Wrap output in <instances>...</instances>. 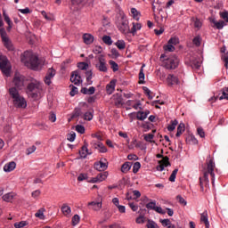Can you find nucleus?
Instances as JSON below:
<instances>
[{"label":"nucleus","mask_w":228,"mask_h":228,"mask_svg":"<svg viewBox=\"0 0 228 228\" xmlns=\"http://www.w3.org/2000/svg\"><path fill=\"white\" fill-rule=\"evenodd\" d=\"M216 163L213 159H208L206 168L203 169L202 175L200 176V187L202 192L209 189V175L211 176L212 185H216Z\"/></svg>","instance_id":"nucleus-1"},{"label":"nucleus","mask_w":228,"mask_h":228,"mask_svg":"<svg viewBox=\"0 0 228 228\" xmlns=\"http://www.w3.org/2000/svg\"><path fill=\"white\" fill-rule=\"evenodd\" d=\"M21 61L28 66V68H31V69H40L44 65L43 61L37 57L32 52L27 51L21 55Z\"/></svg>","instance_id":"nucleus-2"},{"label":"nucleus","mask_w":228,"mask_h":228,"mask_svg":"<svg viewBox=\"0 0 228 228\" xmlns=\"http://www.w3.org/2000/svg\"><path fill=\"white\" fill-rule=\"evenodd\" d=\"M9 95L12 99V104L15 108H27L28 102L22 95H20L17 87H10Z\"/></svg>","instance_id":"nucleus-3"},{"label":"nucleus","mask_w":228,"mask_h":228,"mask_svg":"<svg viewBox=\"0 0 228 228\" xmlns=\"http://www.w3.org/2000/svg\"><path fill=\"white\" fill-rule=\"evenodd\" d=\"M28 97L37 101L40 97L41 86L38 82H29L27 86Z\"/></svg>","instance_id":"nucleus-4"},{"label":"nucleus","mask_w":228,"mask_h":228,"mask_svg":"<svg viewBox=\"0 0 228 228\" xmlns=\"http://www.w3.org/2000/svg\"><path fill=\"white\" fill-rule=\"evenodd\" d=\"M179 64V59L177 55H169L167 59L163 60V65L167 69H175Z\"/></svg>","instance_id":"nucleus-5"},{"label":"nucleus","mask_w":228,"mask_h":228,"mask_svg":"<svg viewBox=\"0 0 228 228\" xmlns=\"http://www.w3.org/2000/svg\"><path fill=\"white\" fill-rule=\"evenodd\" d=\"M117 27H118V29L122 34H131V28L129 27V21H128L126 16L121 17V20L119 23H118Z\"/></svg>","instance_id":"nucleus-6"},{"label":"nucleus","mask_w":228,"mask_h":228,"mask_svg":"<svg viewBox=\"0 0 228 228\" xmlns=\"http://www.w3.org/2000/svg\"><path fill=\"white\" fill-rule=\"evenodd\" d=\"M0 37H2L4 45L5 46V48H7V50H14L12 42L11 41L10 37H8L5 28H0Z\"/></svg>","instance_id":"nucleus-7"},{"label":"nucleus","mask_w":228,"mask_h":228,"mask_svg":"<svg viewBox=\"0 0 228 228\" xmlns=\"http://www.w3.org/2000/svg\"><path fill=\"white\" fill-rule=\"evenodd\" d=\"M94 66H95L96 69H98L99 71H103L104 73H106L109 69L107 61H106L104 55L98 56V61L94 64Z\"/></svg>","instance_id":"nucleus-8"},{"label":"nucleus","mask_w":228,"mask_h":228,"mask_svg":"<svg viewBox=\"0 0 228 228\" xmlns=\"http://www.w3.org/2000/svg\"><path fill=\"white\" fill-rule=\"evenodd\" d=\"M13 85L15 88H19V90H22L25 85V77L20 75V73H15L13 77Z\"/></svg>","instance_id":"nucleus-9"},{"label":"nucleus","mask_w":228,"mask_h":228,"mask_svg":"<svg viewBox=\"0 0 228 228\" xmlns=\"http://www.w3.org/2000/svg\"><path fill=\"white\" fill-rule=\"evenodd\" d=\"M0 69L7 76L11 73V68L8 66V59L4 55H0Z\"/></svg>","instance_id":"nucleus-10"},{"label":"nucleus","mask_w":228,"mask_h":228,"mask_svg":"<svg viewBox=\"0 0 228 228\" xmlns=\"http://www.w3.org/2000/svg\"><path fill=\"white\" fill-rule=\"evenodd\" d=\"M146 208H148V210H155V212H158V214H162V215L167 214V210H164L162 207H157L156 200L150 201L149 203H147Z\"/></svg>","instance_id":"nucleus-11"},{"label":"nucleus","mask_w":228,"mask_h":228,"mask_svg":"<svg viewBox=\"0 0 228 228\" xmlns=\"http://www.w3.org/2000/svg\"><path fill=\"white\" fill-rule=\"evenodd\" d=\"M70 80L71 83L74 85H77V86H79V85H82L83 80L81 78L80 71L76 69L75 71H72L70 75Z\"/></svg>","instance_id":"nucleus-12"},{"label":"nucleus","mask_w":228,"mask_h":228,"mask_svg":"<svg viewBox=\"0 0 228 228\" xmlns=\"http://www.w3.org/2000/svg\"><path fill=\"white\" fill-rule=\"evenodd\" d=\"M55 75H56V69H54V68H48V70L46 71V75L45 77V85L50 86V85H52V78H53Z\"/></svg>","instance_id":"nucleus-13"},{"label":"nucleus","mask_w":228,"mask_h":228,"mask_svg":"<svg viewBox=\"0 0 228 228\" xmlns=\"http://www.w3.org/2000/svg\"><path fill=\"white\" fill-rule=\"evenodd\" d=\"M109 167V163L107 161V159H100V161H95L94 162V168H96V170H99L101 172L107 170Z\"/></svg>","instance_id":"nucleus-14"},{"label":"nucleus","mask_w":228,"mask_h":228,"mask_svg":"<svg viewBox=\"0 0 228 228\" xmlns=\"http://www.w3.org/2000/svg\"><path fill=\"white\" fill-rule=\"evenodd\" d=\"M171 163L169 161V158L168 156H164V158H162V159H159V165H157L156 168L157 170H165V167H168L170 166Z\"/></svg>","instance_id":"nucleus-15"},{"label":"nucleus","mask_w":228,"mask_h":228,"mask_svg":"<svg viewBox=\"0 0 228 228\" xmlns=\"http://www.w3.org/2000/svg\"><path fill=\"white\" fill-rule=\"evenodd\" d=\"M167 83L168 86H174V85H179L180 80L176 75L169 73L167 77Z\"/></svg>","instance_id":"nucleus-16"},{"label":"nucleus","mask_w":228,"mask_h":228,"mask_svg":"<svg viewBox=\"0 0 228 228\" xmlns=\"http://www.w3.org/2000/svg\"><path fill=\"white\" fill-rule=\"evenodd\" d=\"M112 102H114L117 108H120V106H124V99L121 94H115L112 95Z\"/></svg>","instance_id":"nucleus-17"},{"label":"nucleus","mask_w":228,"mask_h":228,"mask_svg":"<svg viewBox=\"0 0 228 228\" xmlns=\"http://www.w3.org/2000/svg\"><path fill=\"white\" fill-rule=\"evenodd\" d=\"M109 172H102L100 171V174L97 175V176H94V178H91L89 180L90 183H102V181H104L106 177H108Z\"/></svg>","instance_id":"nucleus-18"},{"label":"nucleus","mask_w":228,"mask_h":228,"mask_svg":"<svg viewBox=\"0 0 228 228\" xmlns=\"http://www.w3.org/2000/svg\"><path fill=\"white\" fill-rule=\"evenodd\" d=\"M89 206L93 207V210L99 212L102 208V196H98V201H91L88 203Z\"/></svg>","instance_id":"nucleus-19"},{"label":"nucleus","mask_w":228,"mask_h":228,"mask_svg":"<svg viewBox=\"0 0 228 228\" xmlns=\"http://www.w3.org/2000/svg\"><path fill=\"white\" fill-rule=\"evenodd\" d=\"M116 90V80H110V84L106 86V92L109 95H112Z\"/></svg>","instance_id":"nucleus-20"},{"label":"nucleus","mask_w":228,"mask_h":228,"mask_svg":"<svg viewBox=\"0 0 228 228\" xmlns=\"http://www.w3.org/2000/svg\"><path fill=\"white\" fill-rule=\"evenodd\" d=\"M200 222L204 223L206 228H209L210 224H209V219H208V210H205L204 212H202V214L200 215Z\"/></svg>","instance_id":"nucleus-21"},{"label":"nucleus","mask_w":228,"mask_h":228,"mask_svg":"<svg viewBox=\"0 0 228 228\" xmlns=\"http://www.w3.org/2000/svg\"><path fill=\"white\" fill-rule=\"evenodd\" d=\"M88 2H90V0H71V5H73L75 9H78L80 5L84 7Z\"/></svg>","instance_id":"nucleus-22"},{"label":"nucleus","mask_w":228,"mask_h":228,"mask_svg":"<svg viewBox=\"0 0 228 228\" xmlns=\"http://www.w3.org/2000/svg\"><path fill=\"white\" fill-rule=\"evenodd\" d=\"M210 22L214 24V26L218 29L221 30L222 28H224V27L226 26V23H224V21L222 20H220L219 21H216V18H211Z\"/></svg>","instance_id":"nucleus-23"},{"label":"nucleus","mask_w":228,"mask_h":228,"mask_svg":"<svg viewBox=\"0 0 228 228\" xmlns=\"http://www.w3.org/2000/svg\"><path fill=\"white\" fill-rule=\"evenodd\" d=\"M61 210L63 216H66V217H70L71 212H72V208H70V207L69 205H67V203H64L61 206Z\"/></svg>","instance_id":"nucleus-24"},{"label":"nucleus","mask_w":228,"mask_h":228,"mask_svg":"<svg viewBox=\"0 0 228 228\" xmlns=\"http://www.w3.org/2000/svg\"><path fill=\"white\" fill-rule=\"evenodd\" d=\"M222 61L224 62L225 68L228 69V52H226V46H222Z\"/></svg>","instance_id":"nucleus-25"},{"label":"nucleus","mask_w":228,"mask_h":228,"mask_svg":"<svg viewBox=\"0 0 228 228\" xmlns=\"http://www.w3.org/2000/svg\"><path fill=\"white\" fill-rule=\"evenodd\" d=\"M16 161H9V163H5V165H4V170L5 172H12L14 170V168H16Z\"/></svg>","instance_id":"nucleus-26"},{"label":"nucleus","mask_w":228,"mask_h":228,"mask_svg":"<svg viewBox=\"0 0 228 228\" xmlns=\"http://www.w3.org/2000/svg\"><path fill=\"white\" fill-rule=\"evenodd\" d=\"M81 94L85 95H94L95 94V87L94 86H90V87H82Z\"/></svg>","instance_id":"nucleus-27"},{"label":"nucleus","mask_w":228,"mask_h":228,"mask_svg":"<svg viewBox=\"0 0 228 228\" xmlns=\"http://www.w3.org/2000/svg\"><path fill=\"white\" fill-rule=\"evenodd\" d=\"M16 194L14 192H8L7 194H4L2 196V200L6 201L7 203H12L15 198Z\"/></svg>","instance_id":"nucleus-28"},{"label":"nucleus","mask_w":228,"mask_h":228,"mask_svg":"<svg viewBox=\"0 0 228 228\" xmlns=\"http://www.w3.org/2000/svg\"><path fill=\"white\" fill-rule=\"evenodd\" d=\"M145 64L141 66V69L139 71V85H144L145 83V72H144Z\"/></svg>","instance_id":"nucleus-29"},{"label":"nucleus","mask_w":228,"mask_h":228,"mask_svg":"<svg viewBox=\"0 0 228 228\" xmlns=\"http://www.w3.org/2000/svg\"><path fill=\"white\" fill-rule=\"evenodd\" d=\"M148 115H150L149 110H146V111H137L136 118L138 120H145L147 118Z\"/></svg>","instance_id":"nucleus-30"},{"label":"nucleus","mask_w":228,"mask_h":228,"mask_svg":"<svg viewBox=\"0 0 228 228\" xmlns=\"http://www.w3.org/2000/svg\"><path fill=\"white\" fill-rule=\"evenodd\" d=\"M83 39H84V43H86V45H92V43H94V37L92 34H84Z\"/></svg>","instance_id":"nucleus-31"},{"label":"nucleus","mask_w":228,"mask_h":228,"mask_svg":"<svg viewBox=\"0 0 228 228\" xmlns=\"http://www.w3.org/2000/svg\"><path fill=\"white\" fill-rule=\"evenodd\" d=\"M94 149H98L100 152H108V149L102 142H98V143H94Z\"/></svg>","instance_id":"nucleus-32"},{"label":"nucleus","mask_w":228,"mask_h":228,"mask_svg":"<svg viewBox=\"0 0 228 228\" xmlns=\"http://www.w3.org/2000/svg\"><path fill=\"white\" fill-rule=\"evenodd\" d=\"M79 154L81 158H86L87 154H91V152L88 151L87 143L83 145L82 149L79 151Z\"/></svg>","instance_id":"nucleus-33"},{"label":"nucleus","mask_w":228,"mask_h":228,"mask_svg":"<svg viewBox=\"0 0 228 228\" xmlns=\"http://www.w3.org/2000/svg\"><path fill=\"white\" fill-rule=\"evenodd\" d=\"M141 28H142V24L141 23L133 22V27L130 29V34H133V36H135L136 32L138 30H141Z\"/></svg>","instance_id":"nucleus-34"},{"label":"nucleus","mask_w":228,"mask_h":228,"mask_svg":"<svg viewBox=\"0 0 228 228\" xmlns=\"http://www.w3.org/2000/svg\"><path fill=\"white\" fill-rule=\"evenodd\" d=\"M222 95L219 97L220 101H223L224 99H225L226 101H228V86L227 87H223V89L221 90Z\"/></svg>","instance_id":"nucleus-35"},{"label":"nucleus","mask_w":228,"mask_h":228,"mask_svg":"<svg viewBox=\"0 0 228 228\" xmlns=\"http://www.w3.org/2000/svg\"><path fill=\"white\" fill-rule=\"evenodd\" d=\"M132 167V163L130 161H126L125 163H123L122 167H121V170L124 173H126L130 170Z\"/></svg>","instance_id":"nucleus-36"},{"label":"nucleus","mask_w":228,"mask_h":228,"mask_svg":"<svg viewBox=\"0 0 228 228\" xmlns=\"http://www.w3.org/2000/svg\"><path fill=\"white\" fill-rule=\"evenodd\" d=\"M45 208H39V210H37V212H36L35 216L36 217H38L39 219H45Z\"/></svg>","instance_id":"nucleus-37"},{"label":"nucleus","mask_w":228,"mask_h":228,"mask_svg":"<svg viewBox=\"0 0 228 228\" xmlns=\"http://www.w3.org/2000/svg\"><path fill=\"white\" fill-rule=\"evenodd\" d=\"M87 85H93V69L86 71Z\"/></svg>","instance_id":"nucleus-38"},{"label":"nucleus","mask_w":228,"mask_h":228,"mask_svg":"<svg viewBox=\"0 0 228 228\" xmlns=\"http://www.w3.org/2000/svg\"><path fill=\"white\" fill-rule=\"evenodd\" d=\"M184 131H185V124H183V123L179 124L177 126L176 136H181V134H183V133H184Z\"/></svg>","instance_id":"nucleus-39"},{"label":"nucleus","mask_w":228,"mask_h":228,"mask_svg":"<svg viewBox=\"0 0 228 228\" xmlns=\"http://www.w3.org/2000/svg\"><path fill=\"white\" fill-rule=\"evenodd\" d=\"M115 45L119 50H124L126 48V41H124V39H118Z\"/></svg>","instance_id":"nucleus-40"},{"label":"nucleus","mask_w":228,"mask_h":228,"mask_svg":"<svg viewBox=\"0 0 228 228\" xmlns=\"http://www.w3.org/2000/svg\"><path fill=\"white\" fill-rule=\"evenodd\" d=\"M109 64L110 65V68L113 71H118L119 69V66H118V63L116 62V61H113V60H110L109 61Z\"/></svg>","instance_id":"nucleus-41"},{"label":"nucleus","mask_w":228,"mask_h":228,"mask_svg":"<svg viewBox=\"0 0 228 228\" xmlns=\"http://www.w3.org/2000/svg\"><path fill=\"white\" fill-rule=\"evenodd\" d=\"M131 13H132V15H133V18H134V20H136L137 21H139L141 13L137 11V9H135L134 7H133V8L131 9Z\"/></svg>","instance_id":"nucleus-42"},{"label":"nucleus","mask_w":228,"mask_h":228,"mask_svg":"<svg viewBox=\"0 0 228 228\" xmlns=\"http://www.w3.org/2000/svg\"><path fill=\"white\" fill-rule=\"evenodd\" d=\"M164 50L166 52H174L175 50V46H173L172 43H170V39L167 42V45H164Z\"/></svg>","instance_id":"nucleus-43"},{"label":"nucleus","mask_w":228,"mask_h":228,"mask_svg":"<svg viewBox=\"0 0 228 228\" xmlns=\"http://www.w3.org/2000/svg\"><path fill=\"white\" fill-rule=\"evenodd\" d=\"M220 18L223 19V21L228 23V11H224L223 12H219Z\"/></svg>","instance_id":"nucleus-44"},{"label":"nucleus","mask_w":228,"mask_h":228,"mask_svg":"<svg viewBox=\"0 0 228 228\" xmlns=\"http://www.w3.org/2000/svg\"><path fill=\"white\" fill-rule=\"evenodd\" d=\"M177 124H178V120H176V119L171 120V124L169 126H167V130L168 131H175Z\"/></svg>","instance_id":"nucleus-45"},{"label":"nucleus","mask_w":228,"mask_h":228,"mask_svg":"<svg viewBox=\"0 0 228 228\" xmlns=\"http://www.w3.org/2000/svg\"><path fill=\"white\" fill-rule=\"evenodd\" d=\"M4 18L5 20V22L8 25V28H12V21L11 18H9L8 14H6L5 12H4Z\"/></svg>","instance_id":"nucleus-46"},{"label":"nucleus","mask_w":228,"mask_h":228,"mask_svg":"<svg viewBox=\"0 0 228 228\" xmlns=\"http://www.w3.org/2000/svg\"><path fill=\"white\" fill-rule=\"evenodd\" d=\"M187 142L189 143H192V144H197L199 143V140L196 138V136H194L193 134H191L190 136H188L187 138Z\"/></svg>","instance_id":"nucleus-47"},{"label":"nucleus","mask_w":228,"mask_h":228,"mask_svg":"<svg viewBox=\"0 0 228 228\" xmlns=\"http://www.w3.org/2000/svg\"><path fill=\"white\" fill-rule=\"evenodd\" d=\"M102 41L103 43H105V45H112L113 41H112V37L110 36H103L102 37Z\"/></svg>","instance_id":"nucleus-48"},{"label":"nucleus","mask_w":228,"mask_h":228,"mask_svg":"<svg viewBox=\"0 0 228 228\" xmlns=\"http://www.w3.org/2000/svg\"><path fill=\"white\" fill-rule=\"evenodd\" d=\"M82 111L80 108H75L73 114H72V118H77V117H80Z\"/></svg>","instance_id":"nucleus-49"},{"label":"nucleus","mask_w":228,"mask_h":228,"mask_svg":"<svg viewBox=\"0 0 228 228\" xmlns=\"http://www.w3.org/2000/svg\"><path fill=\"white\" fill-rule=\"evenodd\" d=\"M79 221H80V216H78V214H75V216H73V217H72L73 226H76L77 224H78Z\"/></svg>","instance_id":"nucleus-50"},{"label":"nucleus","mask_w":228,"mask_h":228,"mask_svg":"<svg viewBox=\"0 0 228 228\" xmlns=\"http://www.w3.org/2000/svg\"><path fill=\"white\" fill-rule=\"evenodd\" d=\"M201 37L200 36H196V37H194V39H192V43L196 45V46H200L201 45Z\"/></svg>","instance_id":"nucleus-51"},{"label":"nucleus","mask_w":228,"mask_h":228,"mask_svg":"<svg viewBox=\"0 0 228 228\" xmlns=\"http://www.w3.org/2000/svg\"><path fill=\"white\" fill-rule=\"evenodd\" d=\"M141 167L142 165L140 161H135L133 167V172L136 174L140 170Z\"/></svg>","instance_id":"nucleus-52"},{"label":"nucleus","mask_w":228,"mask_h":228,"mask_svg":"<svg viewBox=\"0 0 228 228\" xmlns=\"http://www.w3.org/2000/svg\"><path fill=\"white\" fill-rule=\"evenodd\" d=\"M191 64L194 69H199V68H200L201 66L200 61H198V60L192 61Z\"/></svg>","instance_id":"nucleus-53"},{"label":"nucleus","mask_w":228,"mask_h":228,"mask_svg":"<svg viewBox=\"0 0 228 228\" xmlns=\"http://www.w3.org/2000/svg\"><path fill=\"white\" fill-rule=\"evenodd\" d=\"M28 223L27 221H20V223H14L15 228H23L24 226H27Z\"/></svg>","instance_id":"nucleus-54"},{"label":"nucleus","mask_w":228,"mask_h":228,"mask_svg":"<svg viewBox=\"0 0 228 228\" xmlns=\"http://www.w3.org/2000/svg\"><path fill=\"white\" fill-rule=\"evenodd\" d=\"M177 172H178V168H175L172 171L171 176L169 177V181H172V183H174V181H175Z\"/></svg>","instance_id":"nucleus-55"},{"label":"nucleus","mask_w":228,"mask_h":228,"mask_svg":"<svg viewBox=\"0 0 228 228\" xmlns=\"http://www.w3.org/2000/svg\"><path fill=\"white\" fill-rule=\"evenodd\" d=\"M84 118L85 120H93L94 115L91 111H86V113L84 115Z\"/></svg>","instance_id":"nucleus-56"},{"label":"nucleus","mask_w":228,"mask_h":228,"mask_svg":"<svg viewBox=\"0 0 228 228\" xmlns=\"http://www.w3.org/2000/svg\"><path fill=\"white\" fill-rule=\"evenodd\" d=\"M78 87H77V86H72L69 95H71V97H74L77 94H78Z\"/></svg>","instance_id":"nucleus-57"},{"label":"nucleus","mask_w":228,"mask_h":228,"mask_svg":"<svg viewBox=\"0 0 228 228\" xmlns=\"http://www.w3.org/2000/svg\"><path fill=\"white\" fill-rule=\"evenodd\" d=\"M176 200L181 205H183L184 207L187 205V201L183 198V196H177Z\"/></svg>","instance_id":"nucleus-58"},{"label":"nucleus","mask_w":228,"mask_h":228,"mask_svg":"<svg viewBox=\"0 0 228 228\" xmlns=\"http://www.w3.org/2000/svg\"><path fill=\"white\" fill-rule=\"evenodd\" d=\"M134 110H142L141 101H134Z\"/></svg>","instance_id":"nucleus-59"},{"label":"nucleus","mask_w":228,"mask_h":228,"mask_svg":"<svg viewBox=\"0 0 228 228\" xmlns=\"http://www.w3.org/2000/svg\"><path fill=\"white\" fill-rule=\"evenodd\" d=\"M77 66L79 69H87L89 64L87 62H78Z\"/></svg>","instance_id":"nucleus-60"},{"label":"nucleus","mask_w":228,"mask_h":228,"mask_svg":"<svg viewBox=\"0 0 228 228\" xmlns=\"http://www.w3.org/2000/svg\"><path fill=\"white\" fill-rule=\"evenodd\" d=\"M154 138V134H152L151 133H149L148 134H144V140H146V142H152Z\"/></svg>","instance_id":"nucleus-61"},{"label":"nucleus","mask_w":228,"mask_h":228,"mask_svg":"<svg viewBox=\"0 0 228 228\" xmlns=\"http://www.w3.org/2000/svg\"><path fill=\"white\" fill-rule=\"evenodd\" d=\"M111 54H112V57H115V58H118L120 55V53H119L118 50H117V48L111 49Z\"/></svg>","instance_id":"nucleus-62"},{"label":"nucleus","mask_w":228,"mask_h":228,"mask_svg":"<svg viewBox=\"0 0 228 228\" xmlns=\"http://www.w3.org/2000/svg\"><path fill=\"white\" fill-rule=\"evenodd\" d=\"M76 131H77V133H80L81 134H83L86 131L84 126H76Z\"/></svg>","instance_id":"nucleus-63"},{"label":"nucleus","mask_w":228,"mask_h":228,"mask_svg":"<svg viewBox=\"0 0 228 228\" xmlns=\"http://www.w3.org/2000/svg\"><path fill=\"white\" fill-rule=\"evenodd\" d=\"M67 139L69 142H74V140H76V133H70L69 134H68Z\"/></svg>","instance_id":"nucleus-64"}]
</instances>
